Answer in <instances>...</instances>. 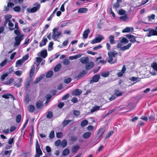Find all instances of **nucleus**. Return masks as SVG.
<instances>
[{
    "label": "nucleus",
    "instance_id": "obj_31",
    "mask_svg": "<svg viewBox=\"0 0 157 157\" xmlns=\"http://www.w3.org/2000/svg\"><path fill=\"white\" fill-rule=\"evenodd\" d=\"M109 75V71H103L101 73V76L105 78L108 77Z\"/></svg>",
    "mask_w": 157,
    "mask_h": 157
},
{
    "label": "nucleus",
    "instance_id": "obj_26",
    "mask_svg": "<svg viewBox=\"0 0 157 157\" xmlns=\"http://www.w3.org/2000/svg\"><path fill=\"white\" fill-rule=\"evenodd\" d=\"M82 91L81 90L79 89H76L74 91V94L75 95L78 96L80 95L82 93Z\"/></svg>",
    "mask_w": 157,
    "mask_h": 157
},
{
    "label": "nucleus",
    "instance_id": "obj_23",
    "mask_svg": "<svg viewBox=\"0 0 157 157\" xmlns=\"http://www.w3.org/2000/svg\"><path fill=\"white\" fill-rule=\"evenodd\" d=\"M86 71L83 70L81 72H80L75 78L77 79L81 78L83 76V75L86 74Z\"/></svg>",
    "mask_w": 157,
    "mask_h": 157
},
{
    "label": "nucleus",
    "instance_id": "obj_58",
    "mask_svg": "<svg viewBox=\"0 0 157 157\" xmlns=\"http://www.w3.org/2000/svg\"><path fill=\"white\" fill-rule=\"evenodd\" d=\"M14 33L17 36H18L21 35V32L18 29H17L15 30L14 31Z\"/></svg>",
    "mask_w": 157,
    "mask_h": 157
},
{
    "label": "nucleus",
    "instance_id": "obj_30",
    "mask_svg": "<svg viewBox=\"0 0 157 157\" xmlns=\"http://www.w3.org/2000/svg\"><path fill=\"white\" fill-rule=\"evenodd\" d=\"M137 37L135 36H133L129 40V41L132 43H134L135 42H136L138 43H140V42L139 41H137L136 40V38H137Z\"/></svg>",
    "mask_w": 157,
    "mask_h": 157
},
{
    "label": "nucleus",
    "instance_id": "obj_4",
    "mask_svg": "<svg viewBox=\"0 0 157 157\" xmlns=\"http://www.w3.org/2000/svg\"><path fill=\"white\" fill-rule=\"evenodd\" d=\"M24 36V35H23L21 34L15 37V42L14 44V46H18L20 44L21 42L23 39Z\"/></svg>",
    "mask_w": 157,
    "mask_h": 157
},
{
    "label": "nucleus",
    "instance_id": "obj_17",
    "mask_svg": "<svg viewBox=\"0 0 157 157\" xmlns=\"http://www.w3.org/2000/svg\"><path fill=\"white\" fill-rule=\"evenodd\" d=\"M90 33V30L88 29L85 30L83 33V36L85 39H86L88 36L89 33Z\"/></svg>",
    "mask_w": 157,
    "mask_h": 157
},
{
    "label": "nucleus",
    "instance_id": "obj_45",
    "mask_svg": "<svg viewBox=\"0 0 157 157\" xmlns=\"http://www.w3.org/2000/svg\"><path fill=\"white\" fill-rule=\"evenodd\" d=\"M155 16L154 14H152L150 16H147L148 19L150 21H151L155 19Z\"/></svg>",
    "mask_w": 157,
    "mask_h": 157
},
{
    "label": "nucleus",
    "instance_id": "obj_62",
    "mask_svg": "<svg viewBox=\"0 0 157 157\" xmlns=\"http://www.w3.org/2000/svg\"><path fill=\"white\" fill-rule=\"evenodd\" d=\"M95 39L97 43L100 42L102 40V39L100 37H98L95 38Z\"/></svg>",
    "mask_w": 157,
    "mask_h": 157
},
{
    "label": "nucleus",
    "instance_id": "obj_56",
    "mask_svg": "<svg viewBox=\"0 0 157 157\" xmlns=\"http://www.w3.org/2000/svg\"><path fill=\"white\" fill-rule=\"evenodd\" d=\"M56 137L57 138H60L62 137L63 136L62 133L61 132H58L56 133Z\"/></svg>",
    "mask_w": 157,
    "mask_h": 157
},
{
    "label": "nucleus",
    "instance_id": "obj_42",
    "mask_svg": "<svg viewBox=\"0 0 157 157\" xmlns=\"http://www.w3.org/2000/svg\"><path fill=\"white\" fill-rule=\"evenodd\" d=\"M109 38L110 43L111 44H114V36L112 35H110L109 36Z\"/></svg>",
    "mask_w": 157,
    "mask_h": 157
},
{
    "label": "nucleus",
    "instance_id": "obj_16",
    "mask_svg": "<svg viewBox=\"0 0 157 157\" xmlns=\"http://www.w3.org/2000/svg\"><path fill=\"white\" fill-rule=\"evenodd\" d=\"M10 97L13 98V99L14 98V96L11 94H6L2 95V98H5L6 99H9Z\"/></svg>",
    "mask_w": 157,
    "mask_h": 157
},
{
    "label": "nucleus",
    "instance_id": "obj_22",
    "mask_svg": "<svg viewBox=\"0 0 157 157\" xmlns=\"http://www.w3.org/2000/svg\"><path fill=\"white\" fill-rule=\"evenodd\" d=\"M88 11V9L86 8H81L78 9V13H84Z\"/></svg>",
    "mask_w": 157,
    "mask_h": 157
},
{
    "label": "nucleus",
    "instance_id": "obj_46",
    "mask_svg": "<svg viewBox=\"0 0 157 157\" xmlns=\"http://www.w3.org/2000/svg\"><path fill=\"white\" fill-rule=\"evenodd\" d=\"M67 144V142L66 140H63L61 142V145L63 147H65Z\"/></svg>",
    "mask_w": 157,
    "mask_h": 157
},
{
    "label": "nucleus",
    "instance_id": "obj_64",
    "mask_svg": "<svg viewBox=\"0 0 157 157\" xmlns=\"http://www.w3.org/2000/svg\"><path fill=\"white\" fill-rule=\"evenodd\" d=\"M87 129L88 131H91L94 129V128L92 125H90L87 127Z\"/></svg>",
    "mask_w": 157,
    "mask_h": 157
},
{
    "label": "nucleus",
    "instance_id": "obj_60",
    "mask_svg": "<svg viewBox=\"0 0 157 157\" xmlns=\"http://www.w3.org/2000/svg\"><path fill=\"white\" fill-rule=\"evenodd\" d=\"M7 60L6 59H5L0 64V66L1 67H3L6 64Z\"/></svg>",
    "mask_w": 157,
    "mask_h": 157
},
{
    "label": "nucleus",
    "instance_id": "obj_38",
    "mask_svg": "<svg viewBox=\"0 0 157 157\" xmlns=\"http://www.w3.org/2000/svg\"><path fill=\"white\" fill-rule=\"evenodd\" d=\"M23 63L24 61H22L21 59H18L16 62V66L17 67L21 65Z\"/></svg>",
    "mask_w": 157,
    "mask_h": 157
},
{
    "label": "nucleus",
    "instance_id": "obj_12",
    "mask_svg": "<svg viewBox=\"0 0 157 157\" xmlns=\"http://www.w3.org/2000/svg\"><path fill=\"white\" fill-rule=\"evenodd\" d=\"M44 77L43 74H41L39 77H37L34 81V83H36L39 82Z\"/></svg>",
    "mask_w": 157,
    "mask_h": 157
},
{
    "label": "nucleus",
    "instance_id": "obj_57",
    "mask_svg": "<svg viewBox=\"0 0 157 157\" xmlns=\"http://www.w3.org/2000/svg\"><path fill=\"white\" fill-rule=\"evenodd\" d=\"M73 113L75 115L77 116L80 115V112L79 110H74Z\"/></svg>",
    "mask_w": 157,
    "mask_h": 157
},
{
    "label": "nucleus",
    "instance_id": "obj_18",
    "mask_svg": "<svg viewBox=\"0 0 157 157\" xmlns=\"http://www.w3.org/2000/svg\"><path fill=\"white\" fill-rule=\"evenodd\" d=\"M48 41L47 39L43 38V40L41 41V42L40 43L39 45L40 47H42L43 46L45 45L46 43Z\"/></svg>",
    "mask_w": 157,
    "mask_h": 157
},
{
    "label": "nucleus",
    "instance_id": "obj_10",
    "mask_svg": "<svg viewBox=\"0 0 157 157\" xmlns=\"http://www.w3.org/2000/svg\"><path fill=\"white\" fill-rule=\"evenodd\" d=\"M134 30V29L132 27H127L123 29L122 30V32L123 33H129L132 32Z\"/></svg>",
    "mask_w": 157,
    "mask_h": 157
},
{
    "label": "nucleus",
    "instance_id": "obj_54",
    "mask_svg": "<svg viewBox=\"0 0 157 157\" xmlns=\"http://www.w3.org/2000/svg\"><path fill=\"white\" fill-rule=\"evenodd\" d=\"M70 63L69 60L67 59H65L63 60V64L64 65H67Z\"/></svg>",
    "mask_w": 157,
    "mask_h": 157
},
{
    "label": "nucleus",
    "instance_id": "obj_8",
    "mask_svg": "<svg viewBox=\"0 0 157 157\" xmlns=\"http://www.w3.org/2000/svg\"><path fill=\"white\" fill-rule=\"evenodd\" d=\"M94 63L91 61L88 62L86 64L85 68L87 70H89L91 69L94 66Z\"/></svg>",
    "mask_w": 157,
    "mask_h": 157
},
{
    "label": "nucleus",
    "instance_id": "obj_40",
    "mask_svg": "<svg viewBox=\"0 0 157 157\" xmlns=\"http://www.w3.org/2000/svg\"><path fill=\"white\" fill-rule=\"evenodd\" d=\"M100 108V106H94L91 110L90 112L91 113H93L94 112V111L98 110Z\"/></svg>",
    "mask_w": 157,
    "mask_h": 157
},
{
    "label": "nucleus",
    "instance_id": "obj_27",
    "mask_svg": "<svg viewBox=\"0 0 157 157\" xmlns=\"http://www.w3.org/2000/svg\"><path fill=\"white\" fill-rule=\"evenodd\" d=\"M35 109V106L33 105H30L29 106L28 111L29 112H33Z\"/></svg>",
    "mask_w": 157,
    "mask_h": 157
},
{
    "label": "nucleus",
    "instance_id": "obj_61",
    "mask_svg": "<svg viewBox=\"0 0 157 157\" xmlns=\"http://www.w3.org/2000/svg\"><path fill=\"white\" fill-rule=\"evenodd\" d=\"M113 133V131H110L109 133H108L106 136L105 138L107 139Z\"/></svg>",
    "mask_w": 157,
    "mask_h": 157
},
{
    "label": "nucleus",
    "instance_id": "obj_49",
    "mask_svg": "<svg viewBox=\"0 0 157 157\" xmlns=\"http://www.w3.org/2000/svg\"><path fill=\"white\" fill-rule=\"evenodd\" d=\"M13 10L15 12H20L21 10V8L19 6H16L13 8Z\"/></svg>",
    "mask_w": 157,
    "mask_h": 157
},
{
    "label": "nucleus",
    "instance_id": "obj_3",
    "mask_svg": "<svg viewBox=\"0 0 157 157\" xmlns=\"http://www.w3.org/2000/svg\"><path fill=\"white\" fill-rule=\"evenodd\" d=\"M42 154V152L40 148V146L38 140H36V154L35 157H40Z\"/></svg>",
    "mask_w": 157,
    "mask_h": 157
},
{
    "label": "nucleus",
    "instance_id": "obj_34",
    "mask_svg": "<svg viewBox=\"0 0 157 157\" xmlns=\"http://www.w3.org/2000/svg\"><path fill=\"white\" fill-rule=\"evenodd\" d=\"M69 149L67 148H66L63 150L62 152V154L63 156H65L69 154Z\"/></svg>",
    "mask_w": 157,
    "mask_h": 157
},
{
    "label": "nucleus",
    "instance_id": "obj_35",
    "mask_svg": "<svg viewBox=\"0 0 157 157\" xmlns=\"http://www.w3.org/2000/svg\"><path fill=\"white\" fill-rule=\"evenodd\" d=\"M151 67L155 71H157V63L156 62H154L151 64Z\"/></svg>",
    "mask_w": 157,
    "mask_h": 157
},
{
    "label": "nucleus",
    "instance_id": "obj_39",
    "mask_svg": "<svg viewBox=\"0 0 157 157\" xmlns=\"http://www.w3.org/2000/svg\"><path fill=\"white\" fill-rule=\"evenodd\" d=\"M21 120V114L17 115L16 118V121L17 123H19Z\"/></svg>",
    "mask_w": 157,
    "mask_h": 157
},
{
    "label": "nucleus",
    "instance_id": "obj_19",
    "mask_svg": "<svg viewBox=\"0 0 157 157\" xmlns=\"http://www.w3.org/2000/svg\"><path fill=\"white\" fill-rule=\"evenodd\" d=\"M43 106L42 102L41 101H38L36 103V106L38 109L41 108Z\"/></svg>",
    "mask_w": 157,
    "mask_h": 157
},
{
    "label": "nucleus",
    "instance_id": "obj_20",
    "mask_svg": "<svg viewBox=\"0 0 157 157\" xmlns=\"http://www.w3.org/2000/svg\"><path fill=\"white\" fill-rule=\"evenodd\" d=\"M41 56L43 58H45L48 55L47 51L46 50H42L41 52Z\"/></svg>",
    "mask_w": 157,
    "mask_h": 157
},
{
    "label": "nucleus",
    "instance_id": "obj_21",
    "mask_svg": "<svg viewBox=\"0 0 157 157\" xmlns=\"http://www.w3.org/2000/svg\"><path fill=\"white\" fill-rule=\"evenodd\" d=\"M82 55L81 54H79L74 56H70L69 57V59L71 60L76 59L80 58L81 56Z\"/></svg>",
    "mask_w": 157,
    "mask_h": 157
},
{
    "label": "nucleus",
    "instance_id": "obj_36",
    "mask_svg": "<svg viewBox=\"0 0 157 157\" xmlns=\"http://www.w3.org/2000/svg\"><path fill=\"white\" fill-rule=\"evenodd\" d=\"M46 117L48 119L52 118L53 117L52 112L51 111H49L46 116Z\"/></svg>",
    "mask_w": 157,
    "mask_h": 157
},
{
    "label": "nucleus",
    "instance_id": "obj_37",
    "mask_svg": "<svg viewBox=\"0 0 157 157\" xmlns=\"http://www.w3.org/2000/svg\"><path fill=\"white\" fill-rule=\"evenodd\" d=\"M8 75V73H4L3 74H2L1 77L0 78V80L1 81H3L7 77Z\"/></svg>",
    "mask_w": 157,
    "mask_h": 157
},
{
    "label": "nucleus",
    "instance_id": "obj_47",
    "mask_svg": "<svg viewBox=\"0 0 157 157\" xmlns=\"http://www.w3.org/2000/svg\"><path fill=\"white\" fill-rule=\"evenodd\" d=\"M128 17L127 15H125L124 16H121L119 17V19L121 20H123L124 21H126L128 19Z\"/></svg>",
    "mask_w": 157,
    "mask_h": 157
},
{
    "label": "nucleus",
    "instance_id": "obj_24",
    "mask_svg": "<svg viewBox=\"0 0 157 157\" xmlns=\"http://www.w3.org/2000/svg\"><path fill=\"white\" fill-rule=\"evenodd\" d=\"M71 23V22L70 20L67 21L66 22H63L60 25V27L61 28L67 26L69 24Z\"/></svg>",
    "mask_w": 157,
    "mask_h": 157
},
{
    "label": "nucleus",
    "instance_id": "obj_51",
    "mask_svg": "<svg viewBox=\"0 0 157 157\" xmlns=\"http://www.w3.org/2000/svg\"><path fill=\"white\" fill-rule=\"evenodd\" d=\"M71 78H67L64 79V82L66 84L69 83L71 81Z\"/></svg>",
    "mask_w": 157,
    "mask_h": 157
},
{
    "label": "nucleus",
    "instance_id": "obj_13",
    "mask_svg": "<svg viewBox=\"0 0 157 157\" xmlns=\"http://www.w3.org/2000/svg\"><path fill=\"white\" fill-rule=\"evenodd\" d=\"M14 6V3L12 2H9L8 3L7 6L5 7L4 10L5 11H8L9 10V8L12 7Z\"/></svg>",
    "mask_w": 157,
    "mask_h": 157
},
{
    "label": "nucleus",
    "instance_id": "obj_1",
    "mask_svg": "<svg viewBox=\"0 0 157 157\" xmlns=\"http://www.w3.org/2000/svg\"><path fill=\"white\" fill-rule=\"evenodd\" d=\"M117 52L114 50L113 51H110L108 52V62L110 64H113L116 63L117 61V59H115L114 61H113V57H115V56L117 55Z\"/></svg>",
    "mask_w": 157,
    "mask_h": 157
},
{
    "label": "nucleus",
    "instance_id": "obj_15",
    "mask_svg": "<svg viewBox=\"0 0 157 157\" xmlns=\"http://www.w3.org/2000/svg\"><path fill=\"white\" fill-rule=\"evenodd\" d=\"M91 135V133L90 132H86L83 134L82 137L84 139H88L90 136Z\"/></svg>",
    "mask_w": 157,
    "mask_h": 157
},
{
    "label": "nucleus",
    "instance_id": "obj_48",
    "mask_svg": "<svg viewBox=\"0 0 157 157\" xmlns=\"http://www.w3.org/2000/svg\"><path fill=\"white\" fill-rule=\"evenodd\" d=\"M121 43H127L128 42V40L125 37H123L121 40Z\"/></svg>",
    "mask_w": 157,
    "mask_h": 157
},
{
    "label": "nucleus",
    "instance_id": "obj_6",
    "mask_svg": "<svg viewBox=\"0 0 157 157\" xmlns=\"http://www.w3.org/2000/svg\"><path fill=\"white\" fill-rule=\"evenodd\" d=\"M56 30H57V29L56 28L53 29L52 37L55 40H56L58 37L61 35V33L60 32H58L57 34H56Z\"/></svg>",
    "mask_w": 157,
    "mask_h": 157
},
{
    "label": "nucleus",
    "instance_id": "obj_25",
    "mask_svg": "<svg viewBox=\"0 0 157 157\" xmlns=\"http://www.w3.org/2000/svg\"><path fill=\"white\" fill-rule=\"evenodd\" d=\"M72 121V120H64L62 122L63 125L64 127L66 126L68 124L70 123Z\"/></svg>",
    "mask_w": 157,
    "mask_h": 157
},
{
    "label": "nucleus",
    "instance_id": "obj_59",
    "mask_svg": "<svg viewBox=\"0 0 157 157\" xmlns=\"http://www.w3.org/2000/svg\"><path fill=\"white\" fill-rule=\"evenodd\" d=\"M139 79V78L135 77H131L129 79L132 81H135L136 80H138Z\"/></svg>",
    "mask_w": 157,
    "mask_h": 157
},
{
    "label": "nucleus",
    "instance_id": "obj_28",
    "mask_svg": "<svg viewBox=\"0 0 157 157\" xmlns=\"http://www.w3.org/2000/svg\"><path fill=\"white\" fill-rule=\"evenodd\" d=\"M131 45L132 44L131 43H129L127 45L124 46L122 47L121 48V49L122 51H124L125 50H128L130 48Z\"/></svg>",
    "mask_w": 157,
    "mask_h": 157
},
{
    "label": "nucleus",
    "instance_id": "obj_41",
    "mask_svg": "<svg viewBox=\"0 0 157 157\" xmlns=\"http://www.w3.org/2000/svg\"><path fill=\"white\" fill-rule=\"evenodd\" d=\"M88 123V121L86 120H84L82 121L81 123V126L83 127L86 126Z\"/></svg>",
    "mask_w": 157,
    "mask_h": 157
},
{
    "label": "nucleus",
    "instance_id": "obj_9",
    "mask_svg": "<svg viewBox=\"0 0 157 157\" xmlns=\"http://www.w3.org/2000/svg\"><path fill=\"white\" fill-rule=\"evenodd\" d=\"M80 62L83 64L87 63L89 60V59L87 57H83L79 59Z\"/></svg>",
    "mask_w": 157,
    "mask_h": 157
},
{
    "label": "nucleus",
    "instance_id": "obj_50",
    "mask_svg": "<svg viewBox=\"0 0 157 157\" xmlns=\"http://www.w3.org/2000/svg\"><path fill=\"white\" fill-rule=\"evenodd\" d=\"M78 139V138L76 136H72L71 137L70 140L72 141H75Z\"/></svg>",
    "mask_w": 157,
    "mask_h": 157
},
{
    "label": "nucleus",
    "instance_id": "obj_53",
    "mask_svg": "<svg viewBox=\"0 0 157 157\" xmlns=\"http://www.w3.org/2000/svg\"><path fill=\"white\" fill-rule=\"evenodd\" d=\"M125 11L123 9H120L119 10L118 13L120 15H123L125 14Z\"/></svg>",
    "mask_w": 157,
    "mask_h": 157
},
{
    "label": "nucleus",
    "instance_id": "obj_29",
    "mask_svg": "<svg viewBox=\"0 0 157 157\" xmlns=\"http://www.w3.org/2000/svg\"><path fill=\"white\" fill-rule=\"evenodd\" d=\"M61 65L59 63L57 64L54 67V70L55 72L59 71L61 68Z\"/></svg>",
    "mask_w": 157,
    "mask_h": 157
},
{
    "label": "nucleus",
    "instance_id": "obj_32",
    "mask_svg": "<svg viewBox=\"0 0 157 157\" xmlns=\"http://www.w3.org/2000/svg\"><path fill=\"white\" fill-rule=\"evenodd\" d=\"M14 79L11 78L5 82H4V84L6 85H8L14 82Z\"/></svg>",
    "mask_w": 157,
    "mask_h": 157
},
{
    "label": "nucleus",
    "instance_id": "obj_63",
    "mask_svg": "<svg viewBox=\"0 0 157 157\" xmlns=\"http://www.w3.org/2000/svg\"><path fill=\"white\" fill-rule=\"evenodd\" d=\"M120 3L117 2L115 4H113V7L115 8H117L120 6Z\"/></svg>",
    "mask_w": 157,
    "mask_h": 157
},
{
    "label": "nucleus",
    "instance_id": "obj_11",
    "mask_svg": "<svg viewBox=\"0 0 157 157\" xmlns=\"http://www.w3.org/2000/svg\"><path fill=\"white\" fill-rule=\"evenodd\" d=\"M35 68L34 65H33L31 67V69L29 72V77L30 78H32L34 72H35Z\"/></svg>",
    "mask_w": 157,
    "mask_h": 157
},
{
    "label": "nucleus",
    "instance_id": "obj_33",
    "mask_svg": "<svg viewBox=\"0 0 157 157\" xmlns=\"http://www.w3.org/2000/svg\"><path fill=\"white\" fill-rule=\"evenodd\" d=\"M53 72L52 71H48L46 75V77L47 78H50L52 76Z\"/></svg>",
    "mask_w": 157,
    "mask_h": 157
},
{
    "label": "nucleus",
    "instance_id": "obj_52",
    "mask_svg": "<svg viewBox=\"0 0 157 157\" xmlns=\"http://www.w3.org/2000/svg\"><path fill=\"white\" fill-rule=\"evenodd\" d=\"M29 94H27L25 96V101L27 103H28L29 102Z\"/></svg>",
    "mask_w": 157,
    "mask_h": 157
},
{
    "label": "nucleus",
    "instance_id": "obj_2",
    "mask_svg": "<svg viewBox=\"0 0 157 157\" xmlns=\"http://www.w3.org/2000/svg\"><path fill=\"white\" fill-rule=\"evenodd\" d=\"M33 5L35 6L31 9L28 8L27 9V11L28 12L30 13L36 12L40 9V4L38 2L35 3Z\"/></svg>",
    "mask_w": 157,
    "mask_h": 157
},
{
    "label": "nucleus",
    "instance_id": "obj_5",
    "mask_svg": "<svg viewBox=\"0 0 157 157\" xmlns=\"http://www.w3.org/2000/svg\"><path fill=\"white\" fill-rule=\"evenodd\" d=\"M100 76L99 74H96L94 75L92 78V79L90 81V83L93 84L94 82H98L100 78Z\"/></svg>",
    "mask_w": 157,
    "mask_h": 157
},
{
    "label": "nucleus",
    "instance_id": "obj_55",
    "mask_svg": "<svg viewBox=\"0 0 157 157\" xmlns=\"http://www.w3.org/2000/svg\"><path fill=\"white\" fill-rule=\"evenodd\" d=\"M61 143V140L59 139L57 140L55 143V145L56 146H59Z\"/></svg>",
    "mask_w": 157,
    "mask_h": 157
},
{
    "label": "nucleus",
    "instance_id": "obj_44",
    "mask_svg": "<svg viewBox=\"0 0 157 157\" xmlns=\"http://www.w3.org/2000/svg\"><path fill=\"white\" fill-rule=\"evenodd\" d=\"M12 16L10 14H7L5 16V20L7 21H10V19L12 18Z\"/></svg>",
    "mask_w": 157,
    "mask_h": 157
},
{
    "label": "nucleus",
    "instance_id": "obj_7",
    "mask_svg": "<svg viewBox=\"0 0 157 157\" xmlns=\"http://www.w3.org/2000/svg\"><path fill=\"white\" fill-rule=\"evenodd\" d=\"M153 36H157V31L152 29L149 31L147 36L150 37Z\"/></svg>",
    "mask_w": 157,
    "mask_h": 157
},
{
    "label": "nucleus",
    "instance_id": "obj_14",
    "mask_svg": "<svg viewBox=\"0 0 157 157\" xmlns=\"http://www.w3.org/2000/svg\"><path fill=\"white\" fill-rule=\"evenodd\" d=\"M80 147L78 145H75L73 146L71 149L72 152L74 153H76Z\"/></svg>",
    "mask_w": 157,
    "mask_h": 157
},
{
    "label": "nucleus",
    "instance_id": "obj_43",
    "mask_svg": "<svg viewBox=\"0 0 157 157\" xmlns=\"http://www.w3.org/2000/svg\"><path fill=\"white\" fill-rule=\"evenodd\" d=\"M21 78H20V79L18 80V81L17 82V83H13L14 86H17V87H20L21 85Z\"/></svg>",
    "mask_w": 157,
    "mask_h": 157
}]
</instances>
